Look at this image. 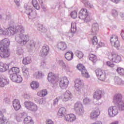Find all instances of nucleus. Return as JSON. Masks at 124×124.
<instances>
[{"instance_id": "63", "label": "nucleus", "mask_w": 124, "mask_h": 124, "mask_svg": "<svg viewBox=\"0 0 124 124\" xmlns=\"http://www.w3.org/2000/svg\"><path fill=\"white\" fill-rule=\"evenodd\" d=\"M15 2L16 3V5L17 6H19V5H20V4L19 3V2H20V0H15Z\"/></svg>"}, {"instance_id": "27", "label": "nucleus", "mask_w": 124, "mask_h": 124, "mask_svg": "<svg viewBox=\"0 0 124 124\" xmlns=\"http://www.w3.org/2000/svg\"><path fill=\"white\" fill-rule=\"evenodd\" d=\"M13 106L16 111H18L21 109V104L18 99H15L13 102Z\"/></svg>"}, {"instance_id": "45", "label": "nucleus", "mask_w": 124, "mask_h": 124, "mask_svg": "<svg viewBox=\"0 0 124 124\" xmlns=\"http://www.w3.org/2000/svg\"><path fill=\"white\" fill-rule=\"evenodd\" d=\"M98 41L97 37L96 36H93L91 40V42L93 45H94V46H95V45H97Z\"/></svg>"}, {"instance_id": "3", "label": "nucleus", "mask_w": 124, "mask_h": 124, "mask_svg": "<svg viewBox=\"0 0 124 124\" xmlns=\"http://www.w3.org/2000/svg\"><path fill=\"white\" fill-rule=\"evenodd\" d=\"M113 101L114 103L117 104L120 111H124V100H123V94L118 93L114 95Z\"/></svg>"}, {"instance_id": "28", "label": "nucleus", "mask_w": 124, "mask_h": 124, "mask_svg": "<svg viewBox=\"0 0 124 124\" xmlns=\"http://www.w3.org/2000/svg\"><path fill=\"white\" fill-rule=\"evenodd\" d=\"M44 76V73L40 71H36L33 74V77L35 79H42Z\"/></svg>"}, {"instance_id": "25", "label": "nucleus", "mask_w": 124, "mask_h": 124, "mask_svg": "<svg viewBox=\"0 0 124 124\" xmlns=\"http://www.w3.org/2000/svg\"><path fill=\"white\" fill-rule=\"evenodd\" d=\"M66 114V108H65L62 107L58 110L57 116L60 119H62L63 117H65Z\"/></svg>"}, {"instance_id": "18", "label": "nucleus", "mask_w": 124, "mask_h": 124, "mask_svg": "<svg viewBox=\"0 0 124 124\" xmlns=\"http://www.w3.org/2000/svg\"><path fill=\"white\" fill-rule=\"evenodd\" d=\"M10 78L13 82L16 83H21L23 81L22 76L19 75H12L10 76Z\"/></svg>"}, {"instance_id": "52", "label": "nucleus", "mask_w": 124, "mask_h": 124, "mask_svg": "<svg viewBox=\"0 0 124 124\" xmlns=\"http://www.w3.org/2000/svg\"><path fill=\"white\" fill-rule=\"evenodd\" d=\"M106 65H107V66H108V67H111V68L115 67V64H114L113 62L110 61L107 62Z\"/></svg>"}, {"instance_id": "16", "label": "nucleus", "mask_w": 124, "mask_h": 124, "mask_svg": "<svg viewBox=\"0 0 124 124\" xmlns=\"http://www.w3.org/2000/svg\"><path fill=\"white\" fill-rule=\"evenodd\" d=\"M100 115L99 108L96 107L95 109L90 113V118L91 120H96Z\"/></svg>"}, {"instance_id": "9", "label": "nucleus", "mask_w": 124, "mask_h": 124, "mask_svg": "<svg viewBox=\"0 0 124 124\" xmlns=\"http://www.w3.org/2000/svg\"><path fill=\"white\" fill-rule=\"evenodd\" d=\"M25 7L26 10V13L28 15L29 19L32 20V19H34L36 17L37 14L35 11H33L32 7L27 5L26 7L25 6Z\"/></svg>"}, {"instance_id": "14", "label": "nucleus", "mask_w": 124, "mask_h": 124, "mask_svg": "<svg viewBox=\"0 0 124 124\" xmlns=\"http://www.w3.org/2000/svg\"><path fill=\"white\" fill-rule=\"evenodd\" d=\"M110 41L111 45L116 48H119L121 46L120 41H119L117 35H112L110 38Z\"/></svg>"}, {"instance_id": "23", "label": "nucleus", "mask_w": 124, "mask_h": 124, "mask_svg": "<svg viewBox=\"0 0 124 124\" xmlns=\"http://www.w3.org/2000/svg\"><path fill=\"white\" fill-rule=\"evenodd\" d=\"M56 47L58 50L64 51L66 49H67V44L65 42H60L58 43Z\"/></svg>"}, {"instance_id": "44", "label": "nucleus", "mask_w": 124, "mask_h": 124, "mask_svg": "<svg viewBox=\"0 0 124 124\" xmlns=\"http://www.w3.org/2000/svg\"><path fill=\"white\" fill-rule=\"evenodd\" d=\"M75 55L78 59H82L84 57V53L82 51L77 50L75 52Z\"/></svg>"}, {"instance_id": "49", "label": "nucleus", "mask_w": 124, "mask_h": 124, "mask_svg": "<svg viewBox=\"0 0 124 124\" xmlns=\"http://www.w3.org/2000/svg\"><path fill=\"white\" fill-rule=\"evenodd\" d=\"M117 71L120 75L122 76H124V69L122 67H118L117 69Z\"/></svg>"}, {"instance_id": "46", "label": "nucleus", "mask_w": 124, "mask_h": 124, "mask_svg": "<svg viewBox=\"0 0 124 124\" xmlns=\"http://www.w3.org/2000/svg\"><path fill=\"white\" fill-rule=\"evenodd\" d=\"M45 38L46 41H54V37L50 34H46Z\"/></svg>"}, {"instance_id": "31", "label": "nucleus", "mask_w": 124, "mask_h": 124, "mask_svg": "<svg viewBox=\"0 0 124 124\" xmlns=\"http://www.w3.org/2000/svg\"><path fill=\"white\" fill-rule=\"evenodd\" d=\"M20 72V69L18 67H13L9 70V74L11 75H17Z\"/></svg>"}, {"instance_id": "39", "label": "nucleus", "mask_w": 124, "mask_h": 124, "mask_svg": "<svg viewBox=\"0 0 124 124\" xmlns=\"http://www.w3.org/2000/svg\"><path fill=\"white\" fill-rule=\"evenodd\" d=\"M47 93H48L46 90H43L38 92L37 95L38 96L44 97L46 96Z\"/></svg>"}, {"instance_id": "57", "label": "nucleus", "mask_w": 124, "mask_h": 124, "mask_svg": "<svg viewBox=\"0 0 124 124\" xmlns=\"http://www.w3.org/2000/svg\"><path fill=\"white\" fill-rule=\"evenodd\" d=\"M46 67V62H45V61H42L41 62L40 67L41 68H45Z\"/></svg>"}, {"instance_id": "13", "label": "nucleus", "mask_w": 124, "mask_h": 124, "mask_svg": "<svg viewBox=\"0 0 124 124\" xmlns=\"http://www.w3.org/2000/svg\"><path fill=\"white\" fill-rule=\"evenodd\" d=\"M109 60L112 61L114 62L119 63L122 61V57L116 53H109L108 54Z\"/></svg>"}, {"instance_id": "56", "label": "nucleus", "mask_w": 124, "mask_h": 124, "mask_svg": "<svg viewBox=\"0 0 124 124\" xmlns=\"http://www.w3.org/2000/svg\"><path fill=\"white\" fill-rule=\"evenodd\" d=\"M60 99H61V97H57L53 100V105H58V103L59 101H60Z\"/></svg>"}, {"instance_id": "6", "label": "nucleus", "mask_w": 124, "mask_h": 124, "mask_svg": "<svg viewBox=\"0 0 124 124\" xmlns=\"http://www.w3.org/2000/svg\"><path fill=\"white\" fill-rule=\"evenodd\" d=\"M78 18L81 19V20H83L86 23L91 21V18H90L88 11L87 10V9L85 8L81 9L79 11Z\"/></svg>"}, {"instance_id": "5", "label": "nucleus", "mask_w": 124, "mask_h": 124, "mask_svg": "<svg viewBox=\"0 0 124 124\" xmlns=\"http://www.w3.org/2000/svg\"><path fill=\"white\" fill-rule=\"evenodd\" d=\"M25 108L31 112H36L38 110V106L33 102L26 101L24 102Z\"/></svg>"}, {"instance_id": "33", "label": "nucleus", "mask_w": 124, "mask_h": 124, "mask_svg": "<svg viewBox=\"0 0 124 124\" xmlns=\"http://www.w3.org/2000/svg\"><path fill=\"white\" fill-rule=\"evenodd\" d=\"M114 81L115 85L118 86H123L124 85V81L118 77H115L114 78Z\"/></svg>"}, {"instance_id": "29", "label": "nucleus", "mask_w": 124, "mask_h": 124, "mask_svg": "<svg viewBox=\"0 0 124 124\" xmlns=\"http://www.w3.org/2000/svg\"><path fill=\"white\" fill-rule=\"evenodd\" d=\"M98 31H99V27L98 26V24L94 23L93 25L92 28V35H96L97 33L98 32Z\"/></svg>"}, {"instance_id": "22", "label": "nucleus", "mask_w": 124, "mask_h": 124, "mask_svg": "<svg viewBox=\"0 0 124 124\" xmlns=\"http://www.w3.org/2000/svg\"><path fill=\"white\" fill-rule=\"evenodd\" d=\"M103 96V92L100 90H96L93 95L94 99L96 100H100Z\"/></svg>"}, {"instance_id": "7", "label": "nucleus", "mask_w": 124, "mask_h": 124, "mask_svg": "<svg viewBox=\"0 0 124 124\" xmlns=\"http://www.w3.org/2000/svg\"><path fill=\"white\" fill-rule=\"evenodd\" d=\"M74 110L78 116H83L84 113H85L84 107H83V104H82L81 102H77L75 104Z\"/></svg>"}, {"instance_id": "50", "label": "nucleus", "mask_w": 124, "mask_h": 124, "mask_svg": "<svg viewBox=\"0 0 124 124\" xmlns=\"http://www.w3.org/2000/svg\"><path fill=\"white\" fill-rule=\"evenodd\" d=\"M24 54V49L22 48H18L16 50V55L21 56Z\"/></svg>"}, {"instance_id": "42", "label": "nucleus", "mask_w": 124, "mask_h": 124, "mask_svg": "<svg viewBox=\"0 0 124 124\" xmlns=\"http://www.w3.org/2000/svg\"><path fill=\"white\" fill-rule=\"evenodd\" d=\"M89 60L93 62H95L97 61V57L94 54H89Z\"/></svg>"}, {"instance_id": "40", "label": "nucleus", "mask_w": 124, "mask_h": 124, "mask_svg": "<svg viewBox=\"0 0 124 124\" xmlns=\"http://www.w3.org/2000/svg\"><path fill=\"white\" fill-rule=\"evenodd\" d=\"M36 43L35 41L34 40H31L28 45V48L31 50H32V49L35 47Z\"/></svg>"}, {"instance_id": "4", "label": "nucleus", "mask_w": 124, "mask_h": 124, "mask_svg": "<svg viewBox=\"0 0 124 124\" xmlns=\"http://www.w3.org/2000/svg\"><path fill=\"white\" fill-rule=\"evenodd\" d=\"M84 80L78 78H76L75 80V89L78 94L82 93V91L84 89Z\"/></svg>"}, {"instance_id": "59", "label": "nucleus", "mask_w": 124, "mask_h": 124, "mask_svg": "<svg viewBox=\"0 0 124 124\" xmlns=\"http://www.w3.org/2000/svg\"><path fill=\"white\" fill-rule=\"evenodd\" d=\"M10 101V100L9 99V98L7 97H5L4 98V102L6 103H9Z\"/></svg>"}, {"instance_id": "20", "label": "nucleus", "mask_w": 124, "mask_h": 124, "mask_svg": "<svg viewBox=\"0 0 124 124\" xmlns=\"http://www.w3.org/2000/svg\"><path fill=\"white\" fill-rule=\"evenodd\" d=\"M76 119V115L73 114H67L64 117V121H66V122H69L70 123L75 122Z\"/></svg>"}, {"instance_id": "47", "label": "nucleus", "mask_w": 124, "mask_h": 124, "mask_svg": "<svg viewBox=\"0 0 124 124\" xmlns=\"http://www.w3.org/2000/svg\"><path fill=\"white\" fill-rule=\"evenodd\" d=\"M91 101H92V99H90V98L88 97L84 98L83 100V104L85 105L90 104V103H91Z\"/></svg>"}, {"instance_id": "19", "label": "nucleus", "mask_w": 124, "mask_h": 124, "mask_svg": "<svg viewBox=\"0 0 124 124\" xmlns=\"http://www.w3.org/2000/svg\"><path fill=\"white\" fill-rule=\"evenodd\" d=\"M8 79L4 75L0 76V88H4L6 85H8Z\"/></svg>"}, {"instance_id": "10", "label": "nucleus", "mask_w": 124, "mask_h": 124, "mask_svg": "<svg viewBox=\"0 0 124 124\" xmlns=\"http://www.w3.org/2000/svg\"><path fill=\"white\" fill-rule=\"evenodd\" d=\"M77 68L79 71L81 72V76L84 78L88 79V78H90V77H91L90 74H89V72H88V71L87 69H86L85 66L83 64L81 63L78 64Z\"/></svg>"}, {"instance_id": "11", "label": "nucleus", "mask_w": 124, "mask_h": 124, "mask_svg": "<svg viewBox=\"0 0 124 124\" xmlns=\"http://www.w3.org/2000/svg\"><path fill=\"white\" fill-rule=\"evenodd\" d=\"M27 116V113L21 112L18 114L16 112H14L11 115V118L14 119L18 123L22 122L24 120V118Z\"/></svg>"}, {"instance_id": "64", "label": "nucleus", "mask_w": 124, "mask_h": 124, "mask_svg": "<svg viewBox=\"0 0 124 124\" xmlns=\"http://www.w3.org/2000/svg\"><path fill=\"white\" fill-rule=\"evenodd\" d=\"M121 35L122 38L124 40V30H123L121 31Z\"/></svg>"}, {"instance_id": "53", "label": "nucleus", "mask_w": 124, "mask_h": 124, "mask_svg": "<svg viewBox=\"0 0 124 124\" xmlns=\"http://www.w3.org/2000/svg\"><path fill=\"white\" fill-rule=\"evenodd\" d=\"M38 103L40 105H44L46 103V99L43 98L40 99L38 101Z\"/></svg>"}, {"instance_id": "43", "label": "nucleus", "mask_w": 124, "mask_h": 124, "mask_svg": "<svg viewBox=\"0 0 124 124\" xmlns=\"http://www.w3.org/2000/svg\"><path fill=\"white\" fill-rule=\"evenodd\" d=\"M32 3L33 4V6L37 10H39L40 9V6L39 4L37 2V0H32Z\"/></svg>"}, {"instance_id": "61", "label": "nucleus", "mask_w": 124, "mask_h": 124, "mask_svg": "<svg viewBox=\"0 0 124 124\" xmlns=\"http://www.w3.org/2000/svg\"><path fill=\"white\" fill-rule=\"evenodd\" d=\"M41 6H42V8L43 11H45V12L47 11V9L46 8V6H43V5H42V4H41Z\"/></svg>"}, {"instance_id": "24", "label": "nucleus", "mask_w": 124, "mask_h": 124, "mask_svg": "<svg viewBox=\"0 0 124 124\" xmlns=\"http://www.w3.org/2000/svg\"><path fill=\"white\" fill-rule=\"evenodd\" d=\"M73 97L72 93L70 92V91L67 90L63 94V96L62 97L63 101H68V100H70L71 98Z\"/></svg>"}, {"instance_id": "32", "label": "nucleus", "mask_w": 124, "mask_h": 124, "mask_svg": "<svg viewBox=\"0 0 124 124\" xmlns=\"http://www.w3.org/2000/svg\"><path fill=\"white\" fill-rule=\"evenodd\" d=\"M74 56V54L72 51H69L66 52L65 54V58L67 61H72L73 60V57Z\"/></svg>"}, {"instance_id": "48", "label": "nucleus", "mask_w": 124, "mask_h": 124, "mask_svg": "<svg viewBox=\"0 0 124 124\" xmlns=\"http://www.w3.org/2000/svg\"><path fill=\"white\" fill-rule=\"evenodd\" d=\"M37 29L38 31H42V32H46V31H47V29L45 28H43L42 24H39L37 26Z\"/></svg>"}, {"instance_id": "51", "label": "nucleus", "mask_w": 124, "mask_h": 124, "mask_svg": "<svg viewBox=\"0 0 124 124\" xmlns=\"http://www.w3.org/2000/svg\"><path fill=\"white\" fill-rule=\"evenodd\" d=\"M82 2L83 3H84L85 5H87L88 6H89V7H90V8H93V4L90 3V2H89L88 0H83Z\"/></svg>"}, {"instance_id": "36", "label": "nucleus", "mask_w": 124, "mask_h": 124, "mask_svg": "<svg viewBox=\"0 0 124 124\" xmlns=\"http://www.w3.org/2000/svg\"><path fill=\"white\" fill-rule=\"evenodd\" d=\"M22 72L25 78L28 79V78H30V71H29V68L26 67H23L22 68Z\"/></svg>"}, {"instance_id": "38", "label": "nucleus", "mask_w": 124, "mask_h": 124, "mask_svg": "<svg viewBox=\"0 0 124 124\" xmlns=\"http://www.w3.org/2000/svg\"><path fill=\"white\" fill-rule=\"evenodd\" d=\"M31 87L32 90H36L39 87V83L36 81H33L31 83Z\"/></svg>"}, {"instance_id": "15", "label": "nucleus", "mask_w": 124, "mask_h": 124, "mask_svg": "<svg viewBox=\"0 0 124 124\" xmlns=\"http://www.w3.org/2000/svg\"><path fill=\"white\" fill-rule=\"evenodd\" d=\"M69 84V81L67 77H64L61 78L60 81L59 86L62 90H65Z\"/></svg>"}, {"instance_id": "55", "label": "nucleus", "mask_w": 124, "mask_h": 124, "mask_svg": "<svg viewBox=\"0 0 124 124\" xmlns=\"http://www.w3.org/2000/svg\"><path fill=\"white\" fill-rule=\"evenodd\" d=\"M111 15L113 16V17H114V18L117 17V16L118 15V11L115 9L112 10L111 11Z\"/></svg>"}, {"instance_id": "54", "label": "nucleus", "mask_w": 124, "mask_h": 124, "mask_svg": "<svg viewBox=\"0 0 124 124\" xmlns=\"http://www.w3.org/2000/svg\"><path fill=\"white\" fill-rule=\"evenodd\" d=\"M71 16L73 19H75V18L77 17V11H74L71 13Z\"/></svg>"}, {"instance_id": "41", "label": "nucleus", "mask_w": 124, "mask_h": 124, "mask_svg": "<svg viewBox=\"0 0 124 124\" xmlns=\"http://www.w3.org/2000/svg\"><path fill=\"white\" fill-rule=\"evenodd\" d=\"M77 31V26H76V23L72 22L71 25V31L73 33L76 32Z\"/></svg>"}, {"instance_id": "35", "label": "nucleus", "mask_w": 124, "mask_h": 124, "mask_svg": "<svg viewBox=\"0 0 124 124\" xmlns=\"http://www.w3.org/2000/svg\"><path fill=\"white\" fill-rule=\"evenodd\" d=\"M47 79L49 82H50L52 84H54L55 82V79H56V76H55V74L53 73H49L48 74Z\"/></svg>"}, {"instance_id": "1", "label": "nucleus", "mask_w": 124, "mask_h": 124, "mask_svg": "<svg viewBox=\"0 0 124 124\" xmlns=\"http://www.w3.org/2000/svg\"><path fill=\"white\" fill-rule=\"evenodd\" d=\"M24 32H25V27L23 25L8 27L4 28V29L0 25V34L2 35H14L16 33L15 40L21 46H25L30 40L29 35L25 34Z\"/></svg>"}, {"instance_id": "58", "label": "nucleus", "mask_w": 124, "mask_h": 124, "mask_svg": "<svg viewBox=\"0 0 124 124\" xmlns=\"http://www.w3.org/2000/svg\"><path fill=\"white\" fill-rule=\"evenodd\" d=\"M46 124H55V123L51 119H47L46 122Z\"/></svg>"}, {"instance_id": "34", "label": "nucleus", "mask_w": 124, "mask_h": 124, "mask_svg": "<svg viewBox=\"0 0 124 124\" xmlns=\"http://www.w3.org/2000/svg\"><path fill=\"white\" fill-rule=\"evenodd\" d=\"M8 68H9V66L7 64L0 62V72H4L8 70Z\"/></svg>"}, {"instance_id": "17", "label": "nucleus", "mask_w": 124, "mask_h": 124, "mask_svg": "<svg viewBox=\"0 0 124 124\" xmlns=\"http://www.w3.org/2000/svg\"><path fill=\"white\" fill-rule=\"evenodd\" d=\"M58 64L60 66V68L62 71H65V72H70V68L69 66L66 65L64 62L62 60H59L58 61Z\"/></svg>"}, {"instance_id": "2", "label": "nucleus", "mask_w": 124, "mask_h": 124, "mask_svg": "<svg viewBox=\"0 0 124 124\" xmlns=\"http://www.w3.org/2000/svg\"><path fill=\"white\" fill-rule=\"evenodd\" d=\"M10 45V40L7 38L2 39L0 42V57L2 59H6L9 57L10 53L9 52V45Z\"/></svg>"}, {"instance_id": "21", "label": "nucleus", "mask_w": 124, "mask_h": 124, "mask_svg": "<svg viewBox=\"0 0 124 124\" xmlns=\"http://www.w3.org/2000/svg\"><path fill=\"white\" fill-rule=\"evenodd\" d=\"M49 46L47 45H45L42 46V50L40 51V55L42 57H46L49 54Z\"/></svg>"}, {"instance_id": "8", "label": "nucleus", "mask_w": 124, "mask_h": 124, "mask_svg": "<svg viewBox=\"0 0 124 124\" xmlns=\"http://www.w3.org/2000/svg\"><path fill=\"white\" fill-rule=\"evenodd\" d=\"M120 111V108L117 106H110L108 108V116L110 118L116 117Z\"/></svg>"}, {"instance_id": "60", "label": "nucleus", "mask_w": 124, "mask_h": 124, "mask_svg": "<svg viewBox=\"0 0 124 124\" xmlns=\"http://www.w3.org/2000/svg\"><path fill=\"white\" fill-rule=\"evenodd\" d=\"M98 46L99 47H104V46H105V44H104V43L100 42V43H99Z\"/></svg>"}, {"instance_id": "30", "label": "nucleus", "mask_w": 124, "mask_h": 124, "mask_svg": "<svg viewBox=\"0 0 124 124\" xmlns=\"http://www.w3.org/2000/svg\"><path fill=\"white\" fill-rule=\"evenodd\" d=\"M23 122L25 124H33V120L31 117L28 116V113H26V117H23Z\"/></svg>"}, {"instance_id": "26", "label": "nucleus", "mask_w": 124, "mask_h": 124, "mask_svg": "<svg viewBox=\"0 0 124 124\" xmlns=\"http://www.w3.org/2000/svg\"><path fill=\"white\" fill-rule=\"evenodd\" d=\"M4 113H6L5 109L0 110V124H5V122H6V118L3 115Z\"/></svg>"}, {"instance_id": "37", "label": "nucleus", "mask_w": 124, "mask_h": 124, "mask_svg": "<svg viewBox=\"0 0 124 124\" xmlns=\"http://www.w3.org/2000/svg\"><path fill=\"white\" fill-rule=\"evenodd\" d=\"M31 62V58L30 57H27L23 58L22 60V63L25 65H28Z\"/></svg>"}, {"instance_id": "62", "label": "nucleus", "mask_w": 124, "mask_h": 124, "mask_svg": "<svg viewBox=\"0 0 124 124\" xmlns=\"http://www.w3.org/2000/svg\"><path fill=\"white\" fill-rule=\"evenodd\" d=\"M114 2V3H119V2L121 1V0H110Z\"/></svg>"}, {"instance_id": "12", "label": "nucleus", "mask_w": 124, "mask_h": 124, "mask_svg": "<svg viewBox=\"0 0 124 124\" xmlns=\"http://www.w3.org/2000/svg\"><path fill=\"white\" fill-rule=\"evenodd\" d=\"M95 73L98 79L100 81H104L105 80H106L107 77H106V73L104 70H101V69H97L95 70Z\"/></svg>"}]
</instances>
